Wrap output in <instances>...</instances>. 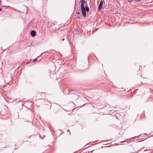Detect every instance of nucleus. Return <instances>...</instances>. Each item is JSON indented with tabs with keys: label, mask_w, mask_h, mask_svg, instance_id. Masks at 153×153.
I'll return each mask as SVG.
<instances>
[{
	"label": "nucleus",
	"mask_w": 153,
	"mask_h": 153,
	"mask_svg": "<svg viewBox=\"0 0 153 153\" xmlns=\"http://www.w3.org/2000/svg\"><path fill=\"white\" fill-rule=\"evenodd\" d=\"M86 2V1L85 0H80L82 13L83 16L84 17H85L86 16V13L84 4H85Z\"/></svg>",
	"instance_id": "1"
},
{
	"label": "nucleus",
	"mask_w": 153,
	"mask_h": 153,
	"mask_svg": "<svg viewBox=\"0 0 153 153\" xmlns=\"http://www.w3.org/2000/svg\"><path fill=\"white\" fill-rule=\"evenodd\" d=\"M103 4V1H101L99 5L98 6V9L99 10H100L102 7V5Z\"/></svg>",
	"instance_id": "2"
},
{
	"label": "nucleus",
	"mask_w": 153,
	"mask_h": 153,
	"mask_svg": "<svg viewBox=\"0 0 153 153\" xmlns=\"http://www.w3.org/2000/svg\"><path fill=\"white\" fill-rule=\"evenodd\" d=\"M30 33H31V35L33 37L35 36L36 35L35 31L33 30L31 31Z\"/></svg>",
	"instance_id": "3"
},
{
	"label": "nucleus",
	"mask_w": 153,
	"mask_h": 153,
	"mask_svg": "<svg viewBox=\"0 0 153 153\" xmlns=\"http://www.w3.org/2000/svg\"><path fill=\"white\" fill-rule=\"evenodd\" d=\"M85 11L88 12L89 10V8L87 5H86L85 7Z\"/></svg>",
	"instance_id": "4"
},
{
	"label": "nucleus",
	"mask_w": 153,
	"mask_h": 153,
	"mask_svg": "<svg viewBox=\"0 0 153 153\" xmlns=\"http://www.w3.org/2000/svg\"><path fill=\"white\" fill-rule=\"evenodd\" d=\"M72 97L74 99H76L77 98L78 96L77 95L75 94L73 95Z\"/></svg>",
	"instance_id": "5"
},
{
	"label": "nucleus",
	"mask_w": 153,
	"mask_h": 153,
	"mask_svg": "<svg viewBox=\"0 0 153 153\" xmlns=\"http://www.w3.org/2000/svg\"><path fill=\"white\" fill-rule=\"evenodd\" d=\"M37 59L36 58L35 59H34L33 60V61L34 62H36V61H37Z\"/></svg>",
	"instance_id": "6"
},
{
	"label": "nucleus",
	"mask_w": 153,
	"mask_h": 153,
	"mask_svg": "<svg viewBox=\"0 0 153 153\" xmlns=\"http://www.w3.org/2000/svg\"><path fill=\"white\" fill-rule=\"evenodd\" d=\"M128 0V1L129 2H131L132 1V0Z\"/></svg>",
	"instance_id": "7"
},
{
	"label": "nucleus",
	"mask_w": 153,
	"mask_h": 153,
	"mask_svg": "<svg viewBox=\"0 0 153 153\" xmlns=\"http://www.w3.org/2000/svg\"><path fill=\"white\" fill-rule=\"evenodd\" d=\"M1 0H0V6L1 5Z\"/></svg>",
	"instance_id": "8"
},
{
	"label": "nucleus",
	"mask_w": 153,
	"mask_h": 153,
	"mask_svg": "<svg viewBox=\"0 0 153 153\" xmlns=\"http://www.w3.org/2000/svg\"><path fill=\"white\" fill-rule=\"evenodd\" d=\"M2 10V9L0 7V11Z\"/></svg>",
	"instance_id": "9"
},
{
	"label": "nucleus",
	"mask_w": 153,
	"mask_h": 153,
	"mask_svg": "<svg viewBox=\"0 0 153 153\" xmlns=\"http://www.w3.org/2000/svg\"><path fill=\"white\" fill-rule=\"evenodd\" d=\"M148 150V149H145V151H147V150Z\"/></svg>",
	"instance_id": "10"
},
{
	"label": "nucleus",
	"mask_w": 153,
	"mask_h": 153,
	"mask_svg": "<svg viewBox=\"0 0 153 153\" xmlns=\"http://www.w3.org/2000/svg\"><path fill=\"white\" fill-rule=\"evenodd\" d=\"M144 148V147H143V148H142L141 149V150H142V149H143Z\"/></svg>",
	"instance_id": "11"
},
{
	"label": "nucleus",
	"mask_w": 153,
	"mask_h": 153,
	"mask_svg": "<svg viewBox=\"0 0 153 153\" xmlns=\"http://www.w3.org/2000/svg\"><path fill=\"white\" fill-rule=\"evenodd\" d=\"M15 146H16V145H15Z\"/></svg>",
	"instance_id": "12"
},
{
	"label": "nucleus",
	"mask_w": 153,
	"mask_h": 153,
	"mask_svg": "<svg viewBox=\"0 0 153 153\" xmlns=\"http://www.w3.org/2000/svg\"><path fill=\"white\" fill-rule=\"evenodd\" d=\"M79 13L78 12V14H79Z\"/></svg>",
	"instance_id": "13"
},
{
	"label": "nucleus",
	"mask_w": 153,
	"mask_h": 153,
	"mask_svg": "<svg viewBox=\"0 0 153 153\" xmlns=\"http://www.w3.org/2000/svg\"><path fill=\"white\" fill-rule=\"evenodd\" d=\"M62 40H64V39H62Z\"/></svg>",
	"instance_id": "14"
},
{
	"label": "nucleus",
	"mask_w": 153,
	"mask_h": 153,
	"mask_svg": "<svg viewBox=\"0 0 153 153\" xmlns=\"http://www.w3.org/2000/svg\"><path fill=\"white\" fill-rule=\"evenodd\" d=\"M119 1H120V0H119Z\"/></svg>",
	"instance_id": "15"
}]
</instances>
